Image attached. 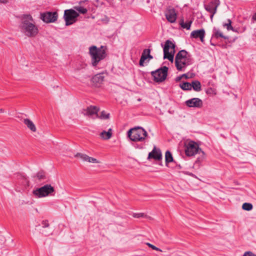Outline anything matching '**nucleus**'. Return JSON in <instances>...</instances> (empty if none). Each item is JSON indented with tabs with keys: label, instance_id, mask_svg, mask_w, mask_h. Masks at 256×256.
Masks as SVG:
<instances>
[{
	"label": "nucleus",
	"instance_id": "nucleus-1",
	"mask_svg": "<svg viewBox=\"0 0 256 256\" xmlns=\"http://www.w3.org/2000/svg\"><path fill=\"white\" fill-rule=\"evenodd\" d=\"M19 28L21 32L29 38H34L38 34V28L30 14H24L22 16Z\"/></svg>",
	"mask_w": 256,
	"mask_h": 256
},
{
	"label": "nucleus",
	"instance_id": "nucleus-2",
	"mask_svg": "<svg viewBox=\"0 0 256 256\" xmlns=\"http://www.w3.org/2000/svg\"><path fill=\"white\" fill-rule=\"evenodd\" d=\"M192 59L186 50H181L176 54L175 65L178 71H184L186 66L192 63Z\"/></svg>",
	"mask_w": 256,
	"mask_h": 256
},
{
	"label": "nucleus",
	"instance_id": "nucleus-3",
	"mask_svg": "<svg viewBox=\"0 0 256 256\" xmlns=\"http://www.w3.org/2000/svg\"><path fill=\"white\" fill-rule=\"evenodd\" d=\"M106 47L101 46L98 48L95 46H92L89 48V54L92 59V66H96L98 62L104 60L106 56Z\"/></svg>",
	"mask_w": 256,
	"mask_h": 256
},
{
	"label": "nucleus",
	"instance_id": "nucleus-4",
	"mask_svg": "<svg viewBox=\"0 0 256 256\" xmlns=\"http://www.w3.org/2000/svg\"><path fill=\"white\" fill-rule=\"evenodd\" d=\"M128 136L131 140L135 142H144L148 137L146 131L144 128L140 126L130 129L128 132Z\"/></svg>",
	"mask_w": 256,
	"mask_h": 256
},
{
	"label": "nucleus",
	"instance_id": "nucleus-5",
	"mask_svg": "<svg viewBox=\"0 0 256 256\" xmlns=\"http://www.w3.org/2000/svg\"><path fill=\"white\" fill-rule=\"evenodd\" d=\"M54 188L50 184H46L32 191L34 196L37 198H42L48 196H54Z\"/></svg>",
	"mask_w": 256,
	"mask_h": 256
},
{
	"label": "nucleus",
	"instance_id": "nucleus-6",
	"mask_svg": "<svg viewBox=\"0 0 256 256\" xmlns=\"http://www.w3.org/2000/svg\"><path fill=\"white\" fill-rule=\"evenodd\" d=\"M175 44L170 40H166L164 46V58L172 62L175 54Z\"/></svg>",
	"mask_w": 256,
	"mask_h": 256
},
{
	"label": "nucleus",
	"instance_id": "nucleus-7",
	"mask_svg": "<svg viewBox=\"0 0 256 256\" xmlns=\"http://www.w3.org/2000/svg\"><path fill=\"white\" fill-rule=\"evenodd\" d=\"M168 68L164 66L155 71L151 72L154 78V80L156 82H161L164 81L168 76Z\"/></svg>",
	"mask_w": 256,
	"mask_h": 256
},
{
	"label": "nucleus",
	"instance_id": "nucleus-8",
	"mask_svg": "<svg viewBox=\"0 0 256 256\" xmlns=\"http://www.w3.org/2000/svg\"><path fill=\"white\" fill-rule=\"evenodd\" d=\"M78 16L79 14L74 10H66L64 16L66 22V25L69 26L76 22V18Z\"/></svg>",
	"mask_w": 256,
	"mask_h": 256
},
{
	"label": "nucleus",
	"instance_id": "nucleus-9",
	"mask_svg": "<svg viewBox=\"0 0 256 256\" xmlns=\"http://www.w3.org/2000/svg\"><path fill=\"white\" fill-rule=\"evenodd\" d=\"M186 148L185 150V152L188 156H193L196 154L198 153L199 151L202 152L201 149L200 148L196 142L194 141H190L186 144Z\"/></svg>",
	"mask_w": 256,
	"mask_h": 256
},
{
	"label": "nucleus",
	"instance_id": "nucleus-10",
	"mask_svg": "<svg viewBox=\"0 0 256 256\" xmlns=\"http://www.w3.org/2000/svg\"><path fill=\"white\" fill-rule=\"evenodd\" d=\"M100 109L98 107L94 106H90L82 111V114L84 116H88L92 118H98V112Z\"/></svg>",
	"mask_w": 256,
	"mask_h": 256
},
{
	"label": "nucleus",
	"instance_id": "nucleus-11",
	"mask_svg": "<svg viewBox=\"0 0 256 256\" xmlns=\"http://www.w3.org/2000/svg\"><path fill=\"white\" fill-rule=\"evenodd\" d=\"M58 14L56 12H48L41 14V18L42 20L46 22H54L57 20Z\"/></svg>",
	"mask_w": 256,
	"mask_h": 256
},
{
	"label": "nucleus",
	"instance_id": "nucleus-12",
	"mask_svg": "<svg viewBox=\"0 0 256 256\" xmlns=\"http://www.w3.org/2000/svg\"><path fill=\"white\" fill-rule=\"evenodd\" d=\"M220 4V0H210L208 3L204 4V9L208 12H212L215 14L217 11V8Z\"/></svg>",
	"mask_w": 256,
	"mask_h": 256
},
{
	"label": "nucleus",
	"instance_id": "nucleus-13",
	"mask_svg": "<svg viewBox=\"0 0 256 256\" xmlns=\"http://www.w3.org/2000/svg\"><path fill=\"white\" fill-rule=\"evenodd\" d=\"M165 16L168 21L174 23L176 20L177 14L174 8L168 7L165 12Z\"/></svg>",
	"mask_w": 256,
	"mask_h": 256
},
{
	"label": "nucleus",
	"instance_id": "nucleus-14",
	"mask_svg": "<svg viewBox=\"0 0 256 256\" xmlns=\"http://www.w3.org/2000/svg\"><path fill=\"white\" fill-rule=\"evenodd\" d=\"M202 104V101L199 98H192L186 102V104L190 108H201Z\"/></svg>",
	"mask_w": 256,
	"mask_h": 256
},
{
	"label": "nucleus",
	"instance_id": "nucleus-15",
	"mask_svg": "<svg viewBox=\"0 0 256 256\" xmlns=\"http://www.w3.org/2000/svg\"><path fill=\"white\" fill-rule=\"evenodd\" d=\"M153 158L156 160H160L162 159V152L160 149L154 146L152 150L149 152L148 159Z\"/></svg>",
	"mask_w": 256,
	"mask_h": 256
},
{
	"label": "nucleus",
	"instance_id": "nucleus-16",
	"mask_svg": "<svg viewBox=\"0 0 256 256\" xmlns=\"http://www.w3.org/2000/svg\"><path fill=\"white\" fill-rule=\"evenodd\" d=\"M74 157L76 158H80L82 159V160L85 161V162H92V163H98L99 162L98 161L96 158H94L90 157L86 154L80 153V152H78L76 154L74 155Z\"/></svg>",
	"mask_w": 256,
	"mask_h": 256
},
{
	"label": "nucleus",
	"instance_id": "nucleus-17",
	"mask_svg": "<svg viewBox=\"0 0 256 256\" xmlns=\"http://www.w3.org/2000/svg\"><path fill=\"white\" fill-rule=\"evenodd\" d=\"M205 36V31L204 29L192 31L190 34V37L194 38H200L202 42H204Z\"/></svg>",
	"mask_w": 256,
	"mask_h": 256
},
{
	"label": "nucleus",
	"instance_id": "nucleus-18",
	"mask_svg": "<svg viewBox=\"0 0 256 256\" xmlns=\"http://www.w3.org/2000/svg\"><path fill=\"white\" fill-rule=\"evenodd\" d=\"M150 49H144L142 53L140 60V65L144 66V62L148 58H152V56L150 54Z\"/></svg>",
	"mask_w": 256,
	"mask_h": 256
},
{
	"label": "nucleus",
	"instance_id": "nucleus-19",
	"mask_svg": "<svg viewBox=\"0 0 256 256\" xmlns=\"http://www.w3.org/2000/svg\"><path fill=\"white\" fill-rule=\"evenodd\" d=\"M24 124L27 126V127L30 129L32 132H35L36 130V127L34 122L30 119L25 118L24 120Z\"/></svg>",
	"mask_w": 256,
	"mask_h": 256
},
{
	"label": "nucleus",
	"instance_id": "nucleus-20",
	"mask_svg": "<svg viewBox=\"0 0 256 256\" xmlns=\"http://www.w3.org/2000/svg\"><path fill=\"white\" fill-rule=\"evenodd\" d=\"M192 88L196 92H200L202 90V86L200 82L198 80H194L190 84Z\"/></svg>",
	"mask_w": 256,
	"mask_h": 256
},
{
	"label": "nucleus",
	"instance_id": "nucleus-21",
	"mask_svg": "<svg viewBox=\"0 0 256 256\" xmlns=\"http://www.w3.org/2000/svg\"><path fill=\"white\" fill-rule=\"evenodd\" d=\"M104 76L102 74H96L92 78V80L94 82L100 84L102 83L104 80Z\"/></svg>",
	"mask_w": 256,
	"mask_h": 256
},
{
	"label": "nucleus",
	"instance_id": "nucleus-22",
	"mask_svg": "<svg viewBox=\"0 0 256 256\" xmlns=\"http://www.w3.org/2000/svg\"><path fill=\"white\" fill-rule=\"evenodd\" d=\"M100 136L102 137V138L104 140L110 139L112 136V129L110 128L108 132H106L105 130L102 131L100 133Z\"/></svg>",
	"mask_w": 256,
	"mask_h": 256
},
{
	"label": "nucleus",
	"instance_id": "nucleus-23",
	"mask_svg": "<svg viewBox=\"0 0 256 256\" xmlns=\"http://www.w3.org/2000/svg\"><path fill=\"white\" fill-rule=\"evenodd\" d=\"M35 176L40 180H44L48 178L46 172L44 170H40L37 172Z\"/></svg>",
	"mask_w": 256,
	"mask_h": 256
},
{
	"label": "nucleus",
	"instance_id": "nucleus-24",
	"mask_svg": "<svg viewBox=\"0 0 256 256\" xmlns=\"http://www.w3.org/2000/svg\"><path fill=\"white\" fill-rule=\"evenodd\" d=\"M180 88L184 90H190L192 89V84L188 82H184L180 84Z\"/></svg>",
	"mask_w": 256,
	"mask_h": 256
},
{
	"label": "nucleus",
	"instance_id": "nucleus-25",
	"mask_svg": "<svg viewBox=\"0 0 256 256\" xmlns=\"http://www.w3.org/2000/svg\"><path fill=\"white\" fill-rule=\"evenodd\" d=\"M192 23V21L185 23L184 22V20L182 19L180 21V25L181 27L182 28H186V30L190 29Z\"/></svg>",
	"mask_w": 256,
	"mask_h": 256
},
{
	"label": "nucleus",
	"instance_id": "nucleus-26",
	"mask_svg": "<svg viewBox=\"0 0 256 256\" xmlns=\"http://www.w3.org/2000/svg\"><path fill=\"white\" fill-rule=\"evenodd\" d=\"M165 160L166 164L172 162L173 161V158L171 152L167 150L165 154Z\"/></svg>",
	"mask_w": 256,
	"mask_h": 256
},
{
	"label": "nucleus",
	"instance_id": "nucleus-27",
	"mask_svg": "<svg viewBox=\"0 0 256 256\" xmlns=\"http://www.w3.org/2000/svg\"><path fill=\"white\" fill-rule=\"evenodd\" d=\"M212 36L216 38H218L219 37L225 39L226 38V37L223 35L222 33L216 28L214 29V34Z\"/></svg>",
	"mask_w": 256,
	"mask_h": 256
},
{
	"label": "nucleus",
	"instance_id": "nucleus-28",
	"mask_svg": "<svg viewBox=\"0 0 256 256\" xmlns=\"http://www.w3.org/2000/svg\"><path fill=\"white\" fill-rule=\"evenodd\" d=\"M252 208L253 206L250 203L245 202L242 206V209L248 211L252 210Z\"/></svg>",
	"mask_w": 256,
	"mask_h": 256
},
{
	"label": "nucleus",
	"instance_id": "nucleus-29",
	"mask_svg": "<svg viewBox=\"0 0 256 256\" xmlns=\"http://www.w3.org/2000/svg\"><path fill=\"white\" fill-rule=\"evenodd\" d=\"M227 21H228V23L224 24L223 26L224 27H226L228 30H232L234 32L235 30H234L233 27L231 25V24H232L231 20L230 19H228Z\"/></svg>",
	"mask_w": 256,
	"mask_h": 256
},
{
	"label": "nucleus",
	"instance_id": "nucleus-30",
	"mask_svg": "<svg viewBox=\"0 0 256 256\" xmlns=\"http://www.w3.org/2000/svg\"><path fill=\"white\" fill-rule=\"evenodd\" d=\"M98 118L100 119H108L110 118V114H106L104 110L102 111L100 116L98 115Z\"/></svg>",
	"mask_w": 256,
	"mask_h": 256
},
{
	"label": "nucleus",
	"instance_id": "nucleus-31",
	"mask_svg": "<svg viewBox=\"0 0 256 256\" xmlns=\"http://www.w3.org/2000/svg\"><path fill=\"white\" fill-rule=\"evenodd\" d=\"M75 9L78 11L80 13L85 14L87 12L88 10L86 8H84L82 6H76L75 7Z\"/></svg>",
	"mask_w": 256,
	"mask_h": 256
},
{
	"label": "nucleus",
	"instance_id": "nucleus-32",
	"mask_svg": "<svg viewBox=\"0 0 256 256\" xmlns=\"http://www.w3.org/2000/svg\"><path fill=\"white\" fill-rule=\"evenodd\" d=\"M146 244L147 246H148L150 248H152V250H156V251H158V252H162V250H160V248L156 247V246H154V245L150 244V243H148V242H147Z\"/></svg>",
	"mask_w": 256,
	"mask_h": 256
},
{
	"label": "nucleus",
	"instance_id": "nucleus-33",
	"mask_svg": "<svg viewBox=\"0 0 256 256\" xmlns=\"http://www.w3.org/2000/svg\"><path fill=\"white\" fill-rule=\"evenodd\" d=\"M144 216V213H134L133 214V216L136 218H140Z\"/></svg>",
	"mask_w": 256,
	"mask_h": 256
},
{
	"label": "nucleus",
	"instance_id": "nucleus-34",
	"mask_svg": "<svg viewBox=\"0 0 256 256\" xmlns=\"http://www.w3.org/2000/svg\"><path fill=\"white\" fill-rule=\"evenodd\" d=\"M145 144L144 143L141 144H135L134 145V146L136 148H139V149H142L144 148Z\"/></svg>",
	"mask_w": 256,
	"mask_h": 256
},
{
	"label": "nucleus",
	"instance_id": "nucleus-35",
	"mask_svg": "<svg viewBox=\"0 0 256 256\" xmlns=\"http://www.w3.org/2000/svg\"><path fill=\"white\" fill-rule=\"evenodd\" d=\"M42 228H48L49 226V224L48 220H43L42 222Z\"/></svg>",
	"mask_w": 256,
	"mask_h": 256
},
{
	"label": "nucleus",
	"instance_id": "nucleus-36",
	"mask_svg": "<svg viewBox=\"0 0 256 256\" xmlns=\"http://www.w3.org/2000/svg\"><path fill=\"white\" fill-rule=\"evenodd\" d=\"M102 21L107 24L109 22L110 18L106 16H104V18L102 20Z\"/></svg>",
	"mask_w": 256,
	"mask_h": 256
},
{
	"label": "nucleus",
	"instance_id": "nucleus-37",
	"mask_svg": "<svg viewBox=\"0 0 256 256\" xmlns=\"http://www.w3.org/2000/svg\"><path fill=\"white\" fill-rule=\"evenodd\" d=\"M212 92H213V90L212 88H210L206 90V92L207 94H210Z\"/></svg>",
	"mask_w": 256,
	"mask_h": 256
},
{
	"label": "nucleus",
	"instance_id": "nucleus-38",
	"mask_svg": "<svg viewBox=\"0 0 256 256\" xmlns=\"http://www.w3.org/2000/svg\"><path fill=\"white\" fill-rule=\"evenodd\" d=\"M250 254H251V252L248 251L244 253L243 256H250Z\"/></svg>",
	"mask_w": 256,
	"mask_h": 256
},
{
	"label": "nucleus",
	"instance_id": "nucleus-39",
	"mask_svg": "<svg viewBox=\"0 0 256 256\" xmlns=\"http://www.w3.org/2000/svg\"><path fill=\"white\" fill-rule=\"evenodd\" d=\"M9 0H0V3L6 4L8 2Z\"/></svg>",
	"mask_w": 256,
	"mask_h": 256
},
{
	"label": "nucleus",
	"instance_id": "nucleus-40",
	"mask_svg": "<svg viewBox=\"0 0 256 256\" xmlns=\"http://www.w3.org/2000/svg\"><path fill=\"white\" fill-rule=\"evenodd\" d=\"M252 20L253 21H256V12L253 15Z\"/></svg>",
	"mask_w": 256,
	"mask_h": 256
},
{
	"label": "nucleus",
	"instance_id": "nucleus-41",
	"mask_svg": "<svg viewBox=\"0 0 256 256\" xmlns=\"http://www.w3.org/2000/svg\"><path fill=\"white\" fill-rule=\"evenodd\" d=\"M210 18L211 21H212L214 14H213L212 12H210Z\"/></svg>",
	"mask_w": 256,
	"mask_h": 256
},
{
	"label": "nucleus",
	"instance_id": "nucleus-42",
	"mask_svg": "<svg viewBox=\"0 0 256 256\" xmlns=\"http://www.w3.org/2000/svg\"><path fill=\"white\" fill-rule=\"evenodd\" d=\"M0 112H4V110L2 109V108L0 109Z\"/></svg>",
	"mask_w": 256,
	"mask_h": 256
},
{
	"label": "nucleus",
	"instance_id": "nucleus-43",
	"mask_svg": "<svg viewBox=\"0 0 256 256\" xmlns=\"http://www.w3.org/2000/svg\"><path fill=\"white\" fill-rule=\"evenodd\" d=\"M255 254H253L252 252H251V254H250V256H254Z\"/></svg>",
	"mask_w": 256,
	"mask_h": 256
},
{
	"label": "nucleus",
	"instance_id": "nucleus-44",
	"mask_svg": "<svg viewBox=\"0 0 256 256\" xmlns=\"http://www.w3.org/2000/svg\"><path fill=\"white\" fill-rule=\"evenodd\" d=\"M182 76H184V77H186V78H188V76H187L186 75V74H182Z\"/></svg>",
	"mask_w": 256,
	"mask_h": 256
},
{
	"label": "nucleus",
	"instance_id": "nucleus-45",
	"mask_svg": "<svg viewBox=\"0 0 256 256\" xmlns=\"http://www.w3.org/2000/svg\"><path fill=\"white\" fill-rule=\"evenodd\" d=\"M25 181H26V184L28 186V181L27 180H26V179L25 180Z\"/></svg>",
	"mask_w": 256,
	"mask_h": 256
},
{
	"label": "nucleus",
	"instance_id": "nucleus-46",
	"mask_svg": "<svg viewBox=\"0 0 256 256\" xmlns=\"http://www.w3.org/2000/svg\"><path fill=\"white\" fill-rule=\"evenodd\" d=\"M182 77V76H180V77H178V78H177L178 80H180L181 79Z\"/></svg>",
	"mask_w": 256,
	"mask_h": 256
},
{
	"label": "nucleus",
	"instance_id": "nucleus-47",
	"mask_svg": "<svg viewBox=\"0 0 256 256\" xmlns=\"http://www.w3.org/2000/svg\"><path fill=\"white\" fill-rule=\"evenodd\" d=\"M211 44H212V45H214V44H213L212 42H211Z\"/></svg>",
	"mask_w": 256,
	"mask_h": 256
},
{
	"label": "nucleus",
	"instance_id": "nucleus-48",
	"mask_svg": "<svg viewBox=\"0 0 256 256\" xmlns=\"http://www.w3.org/2000/svg\"><path fill=\"white\" fill-rule=\"evenodd\" d=\"M254 256H256V254H255Z\"/></svg>",
	"mask_w": 256,
	"mask_h": 256
}]
</instances>
